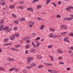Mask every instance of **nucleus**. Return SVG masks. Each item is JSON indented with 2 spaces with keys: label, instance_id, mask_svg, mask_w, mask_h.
I'll use <instances>...</instances> for the list:
<instances>
[{
  "label": "nucleus",
  "instance_id": "nucleus-45",
  "mask_svg": "<svg viewBox=\"0 0 73 73\" xmlns=\"http://www.w3.org/2000/svg\"><path fill=\"white\" fill-rule=\"evenodd\" d=\"M48 71L49 72H53V71L52 70H48Z\"/></svg>",
  "mask_w": 73,
  "mask_h": 73
},
{
  "label": "nucleus",
  "instance_id": "nucleus-42",
  "mask_svg": "<svg viewBox=\"0 0 73 73\" xmlns=\"http://www.w3.org/2000/svg\"><path fill=\"white\" fill-rule=\"evenodd\" d=\"M13 70V68H10L9 69V72H11V71H12Z\"/></svg>",
  "mask_w": 73,
  "mask_h": 73
},
{
  "label": "nucleus",
  "instance_id": "nucleus-61",
  "mask_svg": "<svg viewBox=\"0 0 73 73\" xmlns=\"http://www.w3.org/2000/svg\"><path fill=\"white\" fill-rule=\"evenodd\" d=\"M61 3V1H59L58 2V4H60Z\"/></svg>",
  "mask_w": 73,
  "mask_h": 73
},
{
  "label": "nucleus",
  "instance_id": "nucleus-43",
  "mask_svg": "<svg viewBox=\"0 0 73 73\" xmlns=\"http://www.w3.org/2000/svg\"><path fill=\"white\" fill-rule=\"evenodd\" d=\"M37 2V0H34L33 1V3H36Z\"/></svg>",
  "mask_w": 73,
  "mask_h": 73
},
{
  "label": "nucleus",
  "instance_id": "nucleus-19",
  "mask_svg": "<svg viewBox=\"0 0 73 73\" xmlns=\"http://www.w3.org/2000/svg\"><path fill=\"white\" fill-rule=\"evenodd\" d=\"M14 7L15 6H14L13 5H11L10 7V8H11V9H13Z\"/></svg>",
  "mask_w": 73,
  "mask_h": 73
},
{
  "label": "nucleus",
  "instance_id": "nucleus-62",
  "mask_svg": "<svg viewBox=\"0 0 73 73\" xmlns=\"http://www.w3.org/2000/svg\"><path fill=\"white\" fill-rule=\"evenodd\" d=\"M1 52H2V50L1 48H0V53H1Z\"/></svg>",
  "mask_w": 73,
  "mask_h": 73
},
{
  "label": "nucleus",
  "instance_id": "nucleus-18",
  "mask_svg": "<svg viewBox=\"0 0 73 73\" xmlns=\"http://www.w3.org/2000/svg\"><path fill=\"white\" fill-rule=\"evenodd\" d=\"M37 58L38 59L41 58H42V57H41V56L40 55H37Z\"/></svg>",
  "mask_w": 73,
  "mask_h": 73
},
{
  "label": "nucleus",
  "instance_id": "nucleus-49",
  "mask_svg": "<svg viewBox=\"0 0 73 73\" xmlns=\"http://www.w3.org/2000/svg\"><path fill=\"white\" fill-rule=\"evenodd\" d=\"M22 71L24 73H27V71H26V70H22Z\"/></svg>",
  "mask_w": 73,
  "mask_h": 73
},
{
  "label": "nucleus",
  "instance_id": "nucleus-22",
  "mask_svg": "<svg viewBox=\"0 0 73 73\" xmlns=\"http://www.w3.org/2000/svg\"><path fill=\"white\" fill-rule=\"evenodd\" d=\"M57 52H58V53H63L62 51H60V50H57Z\"/></svg>",
  "mask_w": 73,
  "mask_h": 73
},
{
  "label": "nucleus",
  "instance_id": "nucleus-44",
  "mask_svg": "<svg viewBox=\"0 0 73 73\" xmlns=\"http://www.w3.org/2000/svg\"><path fill=\"white\" fill-rule=\"evenodd\" d=\"M68 8H69V9H73V7L71 6H68Z\"/></svg>",
  "mask_w": 73,
  "mask_h": 73
},
{
  "label": "nucleus",
  "instance_id": "nucleus-5",
  "mask_svg": "<svg viewBox=\"0 0 73 73\" xmlns=\"http://www.w3.org/2000/svg\"><path fill=\"white\" fill-rule=\"evenodd\" d=\"M7 60L9 61H13L14 60V59L13 58H8Z\"/></svg>",
  "mask_w": 73,
  "mask_h": 73
},
{
  "label": "nucleus",
  "instance_id": "nucleus-21",
  "mask_svg": "<svg viewBox=\"0 0 73 73\" xmlns=\"http://www.w3.org/2000/svg\"><path fill=\"white\" fill-rule=\"evenodd\" d=\"M13 70H15V71L16 72H18V69H17L16 68H13Z\"/></svg>",
  "mask_w": 73,
  "mask_h": 73
},
{
  "label": "nucleus",
  "instance_id": "nucleus-29",
  "mask_svg": "<svg viewBox=\"0 0 73 73\" xmlns=\"http://www.w3.org/2000/svg\"><path fill=\"white\" fill-rule=\"evenodd\" d=\"M66 11H71L70 9L68 7V8H66Z\"/></svg>",
  "mask_w": 73,
  "mask_h": 73
},
{
  "label": "nucleus",
  "instance_id": "nucleus-4",
  "mask_svg": "<svg viewBox=\"0 0 73 73\" xmlns=\"http://www.w3.org/2000/svg\"><path fill=\"white\" fill-rule=\"evenodd\" d=\"M29 39H30V36H26L24 38V40L25 41H27V40H29Z\"/></svg>",
  "mask_w": 73,
  "mask_h": 73
},
{
  "label": "nucleus",
  "instance_id": "nucleus-56",
  "mask_svg": "<svg viewBox=\"0 0 73 73\" xmlns=\"http://www.w3.org/2000/svg\"><path fill=\"white\" fill-rule=\"evenodd\" d=\"M40 68H42V67H43V66H43V65H40Z\"/></svg>",
  "mask_w": 73,
  "mask_h": 73
},
{
  "label": "nucleus",
  "instance_id": "nucleus-30",
  "mask_svg": "<svg viewBox=\"0 0 73 73\" xmlns=\"http://www.w3.org/2000/svg\"><path fill=\"white\" fill-rule=\"evenodd\" d=\"M0 70H1L2 71H4V70H5V69L3 68H0Z\"/></svg>",
  "mask_w": 73,
  "mask_h": 73
},
{
  "label": "nucleus",
  "instance_id": "nucleus-11",
  "mask_svg": "<svg viewBox=\"0 0 73 73\" xmlns=\"http://www.w3.org/2000/svg\"><path fill=\"white\" fill-rule=\"evenodd\" d=\"M31 44L35 48H36V45L35 44V43H34V42H31Z\"/></svg>",
  "mask_w": 73,
  "mask_h": 73
},
{
  "label": "nucleus",
  "instance_id": "nucleus-16",
  "mask_svg": "<svg viewBox=\"0 0 73 73\" xmlns=\"http://www.w3.org/2000/svg\"><path fill=\"white\" fill-rule=\"evenodd\" d=\"M1 25V26H0V31H2V29H3V25Z\"/></svg>",
  "mask_w": 73,
  "mask_h": 73
},
{
  "label": "nucleus",
  "instance_id": "nucleus-1",
  "mask_svg": "<svg viewBox=\"0 0 73 73\" xmlns=\"http://www.w3.org/2000/svg\"><path fill=\"white\" fill-rule=\"evenodd\" d=\"M34 58L33 57H29L27 58V61L28 64H29L31 61V60H33Z\"/></svg>",
  "mask_w": 73,
  "mask_h": 73
},
{
  "label": "nucleus",
  "instance_id": "nucleus-3",
  "mask_svg": "<svg viewBox=\"0 0 73 73\" xmlns=\"http://www.w3.org/2000/svg\"><path fill=\"white\" fill-rule=\"evenodd\" d=\"M27 11H30L31 12H33V9L31 8H27Z\"/></svg>",
  "mask_w": 73,
  "mask_h": 73
},
{
  "label": "nucleus",
  "instance_id": "nucleus-32",
  "mask_svg": "<svg viewBox=\"0 0 73 73\" xmlns=\"http://www.w3.org/2000/svg\"><path fill=\"white\" fill-rule=\"evenodd\" d=\"M40 45V43H37V48H38L39 47V45Z\"/></svg>",
  "mask_w": 73,
  "mask_h": 73
},
{
  "label": "nucleus",
  "instance_id": "nucleus-39",
  "mask_svg": "<svg viewBox=\"0 0 73 73\" xmlns=\"http://www.w3.org/2000/svg\"><path fill=\"white\" fill-rule=\"evenodd\" d=\"M32 67H31L29 66H27L26 67V68H27V69H31V68Z\"/></svg>",
  "mask_w": 73,
  "mask_h": 73
},
{
  "label": "nucleus",
  "instance_id": "nucleus-64",
  "mask_svg": "<svg viewBox=\"0 0 73 73\" xmlns=\"http://www.w3.org/2000/svg\"><path fill=\"white\" fill-rule=\"evenodd\" d=\"M54 73H57V71H56V70H54Z\"/></svg>",
  "mask_w": 73,
  "mask_h": 73
},
{
  "label": "nucleus",
  "instance_id": "nucleus-12",
  "mask_svg": "<svg viewBox=\"0 0 73 73\" xmlns=\"http://www.w3.org/2000/svg\"><path fill=\"white\" fill-rule=\"evenodd\" d=\"M42 7V6L41 5H37V9H40V8H41Z\"/></svg>",
  "mask_w": 73,
  "mask_h": 73
},
{
  "label": "nucleus",
  "instance_id": "nucleus-23",
  "mask_svg": "<svg viewBox=\"0 0 73 73\" xmlns=\"http://www.w3.org/2000/svg\"><path fill=\"white\" fill-rule=\"evenodd\" d=\"M25 19L23 18H21V19L20 21H25Z\"/></svg>",
  "mask_w": 73,
  "mask_h": 73
},
{
  "label": "nucleus",
  "instance_id": "nucleus-14",
  "mask_svg": "<svg viewBox=\"0 0 73 73\" xmlns=\"http://www.w3.org/2000/svg\"><path fill=\"white\" fill-rule=\"evenodd\" d=\"M49 29L50 31H52V32H54V31H55V30H54V29L52 28H50Z\"/></svg>",
  "mask_w": 73,
  "mask_h": 73
},
{
  "label": "nucleus",
  "instance_id": "nucleus-59",
  "mask_svg": "<svg viewBox=\"0 0 73 73\" xmlns=\"http://www.w3.org/2000/svg\"><path fill=\"white\" fill-rule=\"evenodd\" d=\"M7 45H8V43H7V44H3V46H7Z\"/></svg>",
  "mask_w": 73,
  "mask_h": 73
},
{
  "label": "nucleus",
  "instance_id": "nucleus-10",
  "mask_svg": "<svg viewBox=\"0 0 73 73\" xmlns=\"http://www.w3.org/2000/svg\"><path fill=\"white\" fill-rule=\"evenodd\" d=\"M49 57H50V58H51V61H54V59H53V57L52 56L50 55H49Z\"/></svg>",
  "mask_w": 73,
  "mask_h": 73
},
{
  "label": "nucleus",
  "instance_id": "nucleus-25",
  "mask_svg": "<svg viewBox=\"0 0 73 73\" xmlns=\"http://www.w3.org/2000/svg\"><path fill=\"white\" fill-rule=\"evenodd\" d=\"M8 29V27L6 26V27H5L4 28V30L5 31H6V30H7Z\"/></svg>",
  "mask_w": 73,
  "mask_h": 73
},
{
  "label": "nucleus",
  "instance_id": "nucleus-28",
  "mask_svg": "<svg viewBox=\"0 0 73 73\" xmlns=\"http://www.w3.org/2000/svg\"><path fill=\"white\" fill-rule=\"evenodd\" d=\"M69 36H73V33L71 32V33L69 34Z\"/></svg>",
  "mask_w": 73,
  "mask_h": 73
},
{
  "label": "nucleus",
  "instance_id": "nucleus-36",
  "mask_svg": "<svg viewBox=\"0 0 73 73\" xmlns=\"http://www.w3.org/2000/svg\"><path fill=\"white\" fill-rule=\"evenodd\" d=\"M53 46V45L52 44L51 45H50L48 46V48H51Z\"/></svg>",
  "mask_w": 73,
  "mask_h": 73
},
{
  "label": "nucleus",
  "instance_id": "nucleus-52",
  "mask_svg": "<svg viewBox=\"0 0 73 73\" xmlns=\"http://www.w3.org/2000/svg\"><path fill=\"white\" fill-rule=\"evenodd\" d=\"M70 70V68H66V70Z\"/></svg>",
  "mask_w": 73,
  "mask_h": 73
},
{
  "label": "nucleus",
  "instance_id": "nucleus-27",
  "mask_svg": "<svg viewBox=\"0 0 73 73\" xmlns=\"http://www.w3.org/2000/svg\"><path fill=\"white\" fill-rule=\"evenodd\" d=\"M51 4H52L54 5V7H57V5H56V3H54L52 2L51 3Z\"/></svg>",
  "mask_w": 73,
  "mask_h": 73
},
{
  "label": "nucleus",
  "instance_id": "nucleus-20",
  "mask_svg": "<svg viewBox=\"0 0 73 73\" xmlns=\"http://www.w3.org/2000/svg\"><path fill=\"white\" fill-rule=\"evenodd\" d=\"M25 47L26 49H28L29 48V45L28 44H27Z\"/></svg>",
  "mask_w": 73,
  "mask_h": 73
},
{
  "label": "nucleus",
  "instance_id": "nucleus-7",
  "mask_svg": "<svg viewBox=\"0 0 73 73\" xmlns=\"http://www.w3.org/2000/svg\"><path fill=\"white\" fill-rule=\"evenodd\" d=\"M45 26L44 25H41L40 27V30H42L43 29H44V27Z\"/></svg>",
  "mask_w": 73,
  "mask_h": 73
},
{
  "label": "nucleus",
  "instance_id": "nucleus-54",
  "mask_svg": "<svg viewBox=\"0 0 73 73\" xmlns=\"http://www.w3.org/2000/svg\"><path fill=\"white\" fill-rule=\"evenodd\" d=\"M63 33H64V35H65H65H66V34H67V32L64 31V32H63Z\"/></svg>",
  "mask_w": 73,
  "mask_h": 73
},
{
  "label": "nucleus",
  "instance_id": "nucleus-60",
  "mask_svg": "<svg viewBox=\"0 0 73 73\" xmlns=\"http://www.w3.org/2000/svg\"><path fill=\"white\" fill-rule=\"evenodd\" d=\"M15 51H19V50L17 49H16V48H14V50Z\"/></svg>",
  "mask_w": 73,
  "mask_h": 73
},
{
  "label": "nucleus",
  "instance_id": "nucleus-41",
  "mask_svg": "<svg viewBox=\"0 0 73 73\" xmlns=\"http://www.w3.org/2000/svg\"><path fill=\"white\" fill-rule=\"evenodd\" d=\"M56 16L57 18H60V17H61V16L59 15H57Z\"/></svg>",
  "mask_w": 73,
  "mask_h": 73
},
{
  "label": "nucleus",
  "instance_id": "nucleus-47",
  "mask_svg": "<svg viewBox=\"0 0 73 73\" xmlns=\"http://www.w3.org/2000/svg\"><path fill=\"white\" fill-rule=\"evenodd\" d=\"M14 23L15 24H18V23H19V22H18V21H14Z\"/></svg>",
  "mask_w": 73,
  "mask_h": 73
},
{
  "label": "nucleus",
  "instance_id": "nucleus-34",
  "mask_svg": "<svg viewBox=\"0 0 73 73\" xmlns=\"http://www.w3.org/2000/svg\"><path fill=\"white\" fill-rule=\"evenodd\" d=\"M64 27H65V25H62L60 26V28H64Z\"/></svg>",
  "mask_w": 73,
  "mask_h": 73
},
{
  "label": "nucleus",
  "instance_id": "nucleus-53",
  "mask_svg": "<svg viewBox=\"0 0 73 73\" xmlns=\"http://www.w3.org/2000/svg\"><path fill=\"white\" fill-rule=\"evenodd\" d=\"M16 35V36H17V37H19L20 36V35L18 34H17Z\"/></svg>",
  "mask_w": 73,
  "mask_h": 73
},
{
  "label": "nucleus",
  "instance_id": "nucleus-50",
  "mask_svg": "<svg viewBox=\"0 0 73 73\" xmlns=\"http://www.w3.org/2000/svg\"><path fill=\"white\" fill-rule=\"evenodd\" d=\"M27 42L28 43H30V42H31V41L29 40H27Z\"/></svg>",
  "mask_w": 73,
  "mask_h": 73
},
{
  "label": "nucleus",
  "instance_id": "nucleus-55",
  "mask_svg": "<svg viewBox=\"0 0 73 73\" xmlns=\"http://www.w3.org/2000/svg\"><path fill=\"white\" fill-rule=\"evenodd\" d=\"M40 40V37H38L37 38V40Z\"/></svg>",
  "mask_w": 73,
  "mask_h": 73
},
{
  "label": "nucleus",
  "instance_id": "nucleus-58",
  "mask_svg": "<svg viewBox=\"0 0 73 73\" xmlns=\"http://www.w3.org/2000/svg\"><path fill=\"white\" fill-rule=\"evenodd\" d=\"M15 48H19V45L17 44L15 46Z\"/></svg>",
  "mask_w": 73,
  "mask_h": 73
},
{
  "label": "nucleus",
  "instance_id": "nucleus-26",
  "mask_svg": "<svg viewBox=\"0 0 73 73\" xmlns=\"http://www.w3.org/2000/svg\"><path fill=\"white\" fill-rule=\"evenodd\" d=\"M46 65H48V66H53V65L52 64H50L49 63H46Z\"/></svg>",
  "mask_w": 73,
  "mask_h": 73
},
{
  "label": "nucleus",
  "instance_id": "nucleus-57",
  "mask_svg": "<svg viewBox=\"0 0 73 73\" xmlns=\"http://www.w3.org/2000/svg\"><path fill=\"white\" fill-rule=\"evenodd\" d=\"M64 19L65 20H67L68 21V18L65 17L64 18Z\"/></svg>",
  "mask_w": 73,
  "mask_h": 73
},
{
  "label": "nucleus",
  "instance_id": "nucleus-13",
  "mask_svg": "<svg viewBox=\"0 0 73 73\" xmlns=\"http://www.w3.org/2000/svg\"><path fill=\"white\" fill-rule=\"evenodd\" d=\"M3 23H4V19H1V20L0 24H3Z\"/></svg>",
  "mask_w": 73,
  "mask_h": 73
},
{
  "label": "nucleus",
  "instance_id": "nucleus-48",
  "mask_svg": "<svg viewBox=\"0 0 73 73\" xmlns=\"http://www.w3.org/2000/svg\"><path fill=\"white\" fill-rule=\"evenodd\" d=\"M37 19L38 20H42V19H41L40 17H38V18H37Z\"/></svg>",
  "mask_w": 73,
  "mask_h": 73
},
{
  "label": "nucleus",
  "instance_id": "nucleus-51",
  "mask_svg": "<svg viewBox=\"0 0 73 73\" xmlns=\"http://www.w3.org/2000/svg\"><path fill=\"white\" fill-rule=\"evenodd\" d=\"M25 54H28V51L27 50L26 51H25Z\"/></svg>",
  "mask_w": 73,
  "mask_h": 73
},
{
  "label": "nucleus",
  "instance_id": "nucleus-24",
  "mask_svg": "<svg viewBox=\"0 0 73 73\" xmlns=\"http://www.w3.org/2000/svg\"><path fill=\"white\" fill-rule=\"evenodd\" d=\"M51 0H47L46 2V4H48L49 3V1H50Z\"/></svg>",
  "mask_w": 73,
  "mask_h": 73
},
{
  "label": "nucleus",
  "instance_id": "nucleus-63",
  "mask_svg": "<svg viewBox=\"0 0 73 73\" xmlns=\"http://www.w3.org/2000/svg\"><path fill=\"white\" fill-rule=\"evenodd\" d=\"M11 50H14L15 48H11Z\"/></svg>",
  "mask_w": 73,
  "mask_h": 73
},
{
  "label": "nucleus",
  "instance_id": "nucleus-8",
  "mask_svg": "<svg viewBox=\"0 0 73 73\" xmlns=\"http://www.w3.org/2000/svg\"><path fill=\"white\" fill-rule=\"evenodd\" d=\"M64 41L66 42H70V41L66 39V38H64Z\"/></svg>",
  "mask_w": 73,
  "mask_h": 73
},
{
  "label": "nucleus",
  "instance_id": "nucleus-2",
  "mask_svg": "<svg viewBox=\"0 0 73 73\" xmlns=\"http://www.w3.org/2000/svg\"><path fill=\"white\" fill-rule=\"evenodd\" d=\"M16 34H15L13 36L12 35L10 36L9 37L10 40H14L15 38V36H16Z\"/></svg>",
  "mask_w": 73,
  "mask_h": 73
},
{
  "label": "nucleus",
  "instance_id": "nucleus-40",
  "mask_svg": "<svg viewBox=\"0 0 73 73\" xmlns=\"http://www.w3.org/2000/svg\"><path fill=\"white\" fill-rule=\"evenodd\" d=\"M59 64H62V65H64V63L63 62H60L59 63Z\"/></svg>",
  "mask_w": 73,
  "mask_h": 73
},
{
  "label": "nucleus",
  "instance_id": "nucleus-31",
  "mask_svg": "<svg viewBox=\"0 0 73 73\" xmlns=\"http://www.w3.org/2000/svg\"><path fill=\"white\" fill-rule=\"evenodd\" d=\"M31 66H35V64L34 63H32L31 64Z\"/></svg>",
  "mask_w": 73,
  "mask_h": 73
},
{
  "label": "nucleus",
  "instance_id": "nucleus-6",
  "mask_svg": "<svg viewBox=\"0 0 73 73\" xmlns=\"http://www.w3.org/2000/svg\"><path fill=\"white\" fill-rule=\"evenodd\" d=\"M8 40H9V39H8V38H5L4 39L3 41H4V42H7V41H8Z\"/></svg>",
  "mask_w": 73,
  "mask_h": 73
},
{
  "label": "nucleus",
  "instance_id": "nucleus-9",
  "mask_svg": "<svg viewBox=\"0 0 73 73\" xmlns=\"http://www.w3.org/2000/svg\"><path fill=\"white\" fill-rule=\"evenodd\" d=\"M49 37L50 38H53V34L52 33H50V34L49 35Z\"/></svg>",
  "mask_w": 73,
  "mask_h": 73
},
{
  "label": "nucleus",
  "instance_id": "nucleus-37",
  "mask_svg": "<svg viewBox=\"0 0 73 73\" xmlns=\"http://www.w3.org/2000/svg\"><path fill=\"white\" fill-rule=\"evenodd\" d=\"M62 58H63L62 57H61V56L59 57L58 58V59L59 60H62Z\"/></svg>",
  "mask_w": 73,
  "mask_h": 73
},
{
  "label": "nucleus",
  "instance_id": "nucleus-46",
  "mask_svg": "<svg viewBox=\"0 0 73 73\" xmlns=\"http://www.w3.org/2000/svg\"><path fill=\"white\" fill-rule=\"evenodd\" d=\"M13 29L14 30H16L17 29V27H15L13 28Z\"/></svg>",
  "mask_w": 73,
  "mask_h": 73
},
{
  "label": "nucleus",
  "instance_id": "nucleus-33",
  "mask_svg": "<svg viewBox=\"0 0 73 73\" xmlns=\"http://www.w3.org/2000/svg\"><path fill=\"white\" fill-rule=\"evenodd\" d=\"M58 36L57 35H53V38H57Z\"/></svg>",
  "mask_w": 73,
  "mask_h": 73
},
{
  "label": "nucleus",
  "instance_id": "nucleus-38",
  "mask_svg": "<svg viewBox=\"0 0 73 73\" xmlns=\"http://www.w3.org/2000/svg\"><path fill=\"white\" fill-rule=\"evenodd\" d=\"M32 35L33 36H36V34L35 33H32Z\"/></svg>",
  "mask_w": 73,
  "mask_h": 73
},
{
  "label": "nucleus",
  "instance_id": "nucleus-35",
  "mask_svg": "<svg viewBox=\"0 0 73 73\" xmlns=\"http://www.w3.org/2000/svg\"><path fill=\"white\" fill-rule=\"evenodd\" d=\"M35 50L34 49H32L31 50V52H35Z\"/></svg>",
  "mask_w": 73,
  "mask_h": 73
},
{
  "label": "nucleus",
  "instance_id": "nucleus-17",
  "mask_svg": "<svg viewBox=\"0 0 73 73\" xmlns=\"http://www.w3.org/2000/svg\"><path fill=\"white\" fill-rule=\"evenodd\" d=\"M12 16L14 18H15L16 17H17V16H16V15H15V14L13 13L12 14Z\"/></svg>",
  "mask_w": 73,
  "mask_h": 73
},
{
  "label": "nucleus",
  "instance_id": "nucleus-15",
  "mask_svg": "<svg viewBox=\"0 0 73 73\" xmlns=\"http://www.w3.org/2000/svg\"><path fill=\"white\" fill-rule=\"evenodd\" d=\"M73 18L72 17H68V21H70L72 20H73Z\"/></svg>",
  "mask_w": 73,
  "mask_h": 73
}]
</instances>
